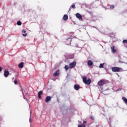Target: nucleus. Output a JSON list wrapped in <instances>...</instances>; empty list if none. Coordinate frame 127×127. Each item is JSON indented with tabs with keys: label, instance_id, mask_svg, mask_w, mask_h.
<instances>
[{
	"label": "nucleus",
	"instance_id": "1",
	"mask_svg": "<svg viewBox=\"0 0 127 127\" xmlns=\"http://www.w3.org/2000/svg\"><path fill=\"white\" fill-rule=\"evenodd\" d=\"M105 83L106 81H105V79H101L98 82V85L99 86L100 89L101 90V91H105L103 86H104V84Z\"/></svg>",
	"mask_w": 127,
	"mask_h": 127
},
{
	"label": "nucleus",
	"instance_id": "2",
	"mask_svg": "<svg viewBox=\"0 0 127 127\" xmlns=\"http://www.w3.org/2000/svg\"><path fill=\"white\" fill-rule=\"evenodd\" d=\"M83 82L86 85H90L91 83H92V80H91V79L87 78V76H83Z\"/></svg>",
	"mask_w": 127,
	"mask_h": 127
},
{
	"label": "nucleus",
	"instance_id": "3",
	"mask_svg": "<svg viewBox=\"0 0 127 127\" xmlns=\"http://www.w3.org/2000/svg\"><path fill=\"white\" fill-rule=\"evenodd\" d=\"M121 69L120 67H113L112 68V70L113 72H120Z\"/></svg>",
	"mask_w": 127,
	"mask_h": 127
},
{
	"label": "nucleus",
	"instance_id": "4",
	"mask_svg": "<svg viewBox=\"0 0 127 127\" xmlns=\"http://www.w3.org/2000/svg\"><path fill=\"white\" fill-rule=\"evenodd\" d=\"M77 63H76V62L74 61L72 63H71L70 64H69V68L70 69H72V68H74V67H75V66H76V64Z\"/></svg>",
	"mask_w": 127,
	"mask_h": 127
},
{
	"label": "nucleus",
	"instance_id": "5",
	"mask_svg": "<svg viewBox=\"0 0 127 127\" xmlns=\"http://www.w3.org/2000/svg\"><path fill=\"white\" fill-rule=\"evenodd\" d=\"M60 72V70L59 69H58V70L56 71V72H55L54 74H53V76L54 77H58V76H59V73Z\"/></svg>",
	"mask_w": 127,
	"mask_h": 127
},
{
	"label": "nucleus",
	"instance_id": "6",
	"mask_svg": "<svg viewBox=\"0 0 127 127\" xmlns=\"http://www.w3.org/2000/svg\"><path fill=\"white\" fill-rule=\"evenodd\" d=\"M9 74V71L8 70H5L4 71V76L5 78L8 77V75Z\"/></svg>",
	"mask_w": 127,
	"mask_h": 127
},
{
	"label": "nucleus",
	"instance_id": "7",
	"mask_svg": "<svg viewBox=\"0 0 127 127\" xmlns=\"http://www.w3.org/2000/svg\"><path fill=\"white\" fill-rule=\"evenodd\" d=\"M72 40H71V38H68V39H66V43L67 44V45H69L71 44V42Z\"/></svg>",
	"mask_w": 127,
	"mask_h": 127
},
{
	"label": "nucleus",
	"instance_id": "8",
	"mask_svg": "<svg viewBox=\"0 0 127 127\" xmlns=\"http://www.w3.org/2000/svg\"><path fill=\"white\" fill-rule=\"evenodd\" d=\"M50 101H51V97L47 96L45 99L46 103H48V102H50Z\"/></svg>",
	"mask_w": 127,
	"mask_h": 127
},
{
	"label": "nucleus",
	"instance_id": "9",
	"mask_svg": "<svg viewBox=\"0 0 127 127\" xmlns=\"http://www.w3.org/2000/svg\"><path fill=\"white\" fill-rule=\"evenodd\" d=\"M76 16L77 18H78V19H82V15H81L79 13H76Z\"/></svg>",
	"mask_w": 127,
	"mask_h": 127
},
{
	"label": "nucleus",
	"instance_id": "10",
	"mask_svg": "<svg viewBox=\"0 0 127 127\" xmlns=\"http://www.w3.org/2000/svg\"><path fill=\"white\" fill-rule=\"evenodd\" d=\"M23 65H24V62H21L19 64H18V67L20 69L21 68H23Z\"/></svg>",
	"mask_w": 127,
	"mask_h": 127
},
{
	"label": "nucleus",
	"instance_id": "11",
	"mask_svg": "<svg viewBox=\"0 0 127 127\" xmlns=\"http://www.w3.org/2000/svg\"><path fill=\"white\" fill-rule=\"evenodd\" d=\"M74 88L75 90H76V91H78V90H79L80 89V85L75 84L74 85Z\"/></svg>",
	"mask_w": 127,
	"mask_h": 127
},
{
	"label": "nucleus",
	"instance_id": "12",
	"mask_svg": "<svg viewBox=\"0 0 127 127\" xmlns=\"http://www.w3.org/2000/svg\"><path fill=\"white\" fill-rule=\"evenodd\" d=\"M43 94V92L42 91H40L38 93V96L39 99H41V95Z\"/></svg>",
	"mask_w": 127,
	"mask_h": 127
},
{
	"label": "nucleus",
	"instance_id": "13",
	"mask_svg": "<svg viewBox=\"0 0 127 127\" xmlns=\"http://www.w3.org/2000/svg\"><path fill=\"white\" fill-rule=\"evenodd\" d=\"M111 50H112V53H116V52H117V50H116V49H115V46H113L111 47Z\"/></svg>",
	"mask_w": 127,
	"mask_h": 127
},
{
	"label": "nucleus",
	"instance_id": "14",
	"mask_svg": "<svg viewBox=\"0 0 127 127\" xmlns=\"http://www.w3.org/2000/svg\"><path fill=\"white\" fill-rule=\"evenodd\" d=\"M63 19L65 21H66V20H68V15H66V14H64V17H63Z\"/></svg>",
	"mask_w": 127,
	"mask_h": 127
},
{
	"label": "nucleus",
	"instance_id": "15",
	"mask_svg": "<svg viewBox=\"0 0 127 127\" xmlns=\"http://www.w3.org/2000/svg\"><path fill=\"white\" fill-rule=\"evenodd\" d=\"M87 64L88 66H92L93 65V62H92L91 60L88 61Z\"/></svg>",
	"mask_w": 127,
	"mask_h": 127
},
{
	"label": "nucleus",
	"instance_id": "16",
	"mask_svg": "<svg viewBox=\"0 0 127 127\" xmlns=\"http://www.w3.org/2000/svg\"><path fill=\"white\" fill-rule=\"evenodd\" d=\"M122 100L125 102V104H127V99L125 97H122Z\"/></svg>",
	"mask_w": 127,
	"mask_h": 127
},
{
	"label": "nucleus",
	"instance_id": "17",
	"mask_svg": "<svg viewBox=\"0 0 127 127\" xmlns=\"http://www.w3.org/2000/svg\"><path fill=\"white\" fill-rule=\"evenodd\" d=\"M64 68H65L66 71H67V70L69 69V66H68V65H66L64 66Z\"/></svg>",
	"mask_w": 127,
	"mask_h": 127
},
{
	"label": "nucleus",
	"instance_id": "18",
	"mask_svg": "<svg viewBox=\"0 0 127 127\" xmlns=\"http://www.w3.org/2000/svg\"><path fill=\"white\" fill-rule=\"evenodd\" d=\"M78 127H86V126L84 124H81L78 126Z\"/></svg>",
	"mask_w": 127,
	"mask_h": 127
},
{
	"label": "nucleus",
	"instance_id": "19",
	"mask_svg": "<svg viewBox=\"0 0 127 127\" xmlns=\"http://www.w3.org/2000/svg\"><path fill=\"white\" fill-rule=\"evenodd\" d=\"M17 25H21L22 23H21V22L20 21H18L17 22Z\"/></svg>",
	"mask_w": 127,
	"mask_h": 127
},
{
	"label": "nucleus",
	"instance_id": "20",
	"mask_svg": "<svg viewBox=\"0 0 127 127\" xmlns=\"http://www.w3.org/2000/svg\"><path fill=\"white\" fill-rule=\"evenodd\" d=\"M110 8L111 9H114V8H115V5H114V4L110 5Z\"/></svg>",
	"mask_w": 127,
	"mask_h": 127
},
{
	"label": "nucleus",
	"instance_id": "21",
	"mask_svg": "<svg viewBox=\"0 0 127 127\" xmlns=\"http://www.w3.org/2000/svg\"><path fill=\"white\" fill-rule=\"evenodd\" d=\"M100 68H104V64H101L99 65Z\"/></svg>",
	"mask_w": 127,
	"mask_h": 127
},
{
	"label": "nucleus",
	"instance_id": "22",
	"mask_svg": "<svg viewBox=\"0 0 127 127\" xmlns=\"http://www.w3.org/2000/svg\"><path fill=\"white\" fill-rule=\"evenodd\" d=\"M90 118L91 119V120H95V117L93 116L92 115H90Z\"/></svg>",
	"mask_w": 127,
	"mask_h": 127
},
{
	"label": "nucleus",
	"instance_id": "23",
	"mask_svg": "<svg viewBox=\"0 0 127 127\" xmlns=\"http://www.w3.org/2000/svg\"><path fill=\"white\" fill-rule=\"evenodd\" d=\"M71 8H76V7H75V4H72L71 5Z\"/></svg>",
	"mask_w": 127,
	"mask_h": 127
},
{
	"label": "nucleus",
	"instance_id": "24",
	"mask_svg": "<svg viewBox=\"0 0 127 127\" xmlns=\"http://www.w3.org/2000/svg\"><path fill=\"white\" fill-rule=\"evenodd\" d=\"M123 43H126L127 44V40H124L123 41Z\"/></svg>",
	"mask_w": 127,
	"mask_h": 127
},
{
	"label": "nucleus",
	"instance_id": "25",
	"mask_svg": "<svg viewBox=\"0 0 127 127\" xmlns=\"http://www.w3.org/2000/svg\"><path fill=\"white\" fill-rule=\"evenodd\" d=\"M14 83L15 85H17V80H15L14 81Z\"/></svg>",
	"mask_w": 127,
	"mask_h": 127
},
{
	"label": "nucleus",
	"instance_id": "26",
	"mask_svg": "<svg viewBox=\"0 0 127 127\" xmlns=\"http://www.w3.org/2000/svg\"><path fill=\"white\" fill-rule=\"evenodd\" d=\"M22 36H24V37H25L26 36H27V33L23 34Z\"/></svg>",
	"mask_w": 127,
	"mask_h": 127
},
{
	"label": "nucleus",
	"instance_id": "27",
	"mask_svg": "<svg viewBox=\"0 0 127 127\" xmlns=\"http://www.w3.org/2000/svg\"><path fill=\"white\" fill-rule=\"evenodd\" d=\"M1 71H2V68L0 66V72H1Z\"/></svg>",
	"mask_w": 127,
	"mask_h": 127
},
{
	"label": "nucleus",
	"instance_id": "28",
	"mask_svg": "<svg viewBox=\"0 0 127 127\" xmlns=\"http://www.w3.org/2000/svg\"><path fill=\"white\" fill-rule=\"evenodd\" d=\"M22 32H24V33H25L26 32V31H25V30H23V31H22Z\"/></svg>",
	"mask_w": 127,
	"mask_h": 127
},
{
	"label": "nucleus",
	"instance_id": "29",
	"mask_svg": "<svg viewBox=\"0 0 127 127\" xmlns=\"http://www.w3.org/2000/svg\"><path fill=\"white\" fill-rule=\"evenodd\" d=\"M83 124H87V121H84V122H83Z\"/></svg>",
	"mask_w": 127,
	"mask_h": 127
},
{
	"label": "nucleus",
	"instance_id": "30",
	"mask_svg": "<svg viewBox=\"0 0 127 127\" xmlns=\"http://www.w3.org/2000/svg\"><path fill=\"white\" fill-rule=\"evenodd\" d=\"M30 123H32V120H31V119H30Z\"/></svg>",
	"mask_w": 127,
	"mask_h": 127
},
{
	"label": "nucleus",
	"instance_id": "31",
	"mask_svg": "<svg viewBox=\"0 0 127 127\" xmlns=\"http://www.w3.org/2000/svg\"><path fill=\"white\" fill-rule=\"evenodd\" d=\"M89 12V13H91V12Z\"/></svg>",
	"mask_w": 127,
	"mask_h": 127
}]
</instances>
